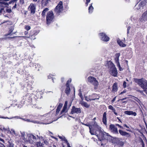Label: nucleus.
Instances as JSON below:
<instances>
[{
	"instance_id": "1",
	"label": "nucleus",
	"mask_w": 147,
	"mask_h": 147,
	"mask_svg": "<svg viewBox=\"0 0 147 147\" xmlns=\"http://www.w3.org/2000/svg\"><path fill=\"white\" fill-rule=\"evenodd\" d=\"M109 73L113 76L116 77L117 75V71L115 65L111 61L107 63Z\"/></svg>"
},
{
	"instance_id": "2",
	"label": "nucleus",
	"mask_w": 147,
	"mask_h": 147,
	"mask_svg": "<svg viewBox=\"0 0 147 147\" xmlns=\"http://www.w3.org/2000/svg\"><path fill=\"white\" fill-rule=\"evenodd\" d=\"M134 81L142 89L147 95V81L143 78L135 79Z\"/></svg>"
},
{
	"instance_id": "3",
	"label": "nucleus",
	"mask_w": 147,
	"mask_h": 147,
	"mask_svg": "<svg viewBox=\"0 0 147 147\" xmlns=\"http://www.w3.org/2000/svg\"><path fill=\"white\" fill-rule=\"evenodd\" d=\"M28 138H24V143L26 144H30L34 145L36 144L37 138L33 134H29L28 135Z\"/></svg>"
},
{
	"instance_id": "4",
	"label": "nucleus",
	"mask_w": 147,
	"mask_h": 147,
	"mask_svg": "<svg viewBox=\"0 0 147 147\" xmlns=\"http://www.w3.org/2000/svg\"><path fill=\"white\" fill-rule=\"evenodd\" d=\"M87 80L89 82L94 86L95 89L97 88L99 85V82L96 78L92 76H89Z\"/></svg>"
},
{
	"instance_id": "5",
	"label": "nucleus",
	"mask_w": 147,
	"mask_h": 147,
	"mask_svg": "<svg viewBox=\"0 0 147 147\" xmlns=\"http://www.w3.org/2000/svg\"><path fill=\"white\" fill-rule=\"evenodd\" d=\"M54 16L53 11H50L48 12L47 15V24H49L53 21Z\"/></svg>"
},
{
	"instance_id": "6",
	"label": "nucleus",
	"mask_w": 147,
	"mask_h": 147,
	"mask_svg": "<svg viewBox=\"0 0 147 147\" xmlns=\"http://www.w3.org/2000/svg\"><path fill=\"white\" fill-rule=\"evenodd\" d=\"M63 11V3L60 1L58 5L56 7L55 11L56 13H61Z\"/></svg>"
},
{
	"instance_id": "7",
	"label": "nucleus",
	"mask_w": 147,
	"mask_h": 147,
	"mask_svg": "<svg viewBox=\"0 0 147 147\" xmlns=\"http://www.w3.org/2000/svg\"><path fill=\"white\" fill-rule=\"evenodd\" d=\"M99 36L101 40L105 42H107L109 40V38L105 33H99Z\"/></svg>"
},
{
	"instance_id": "8",
	"label": "nucleus",
	"mask_w": 147,
	"mask_h": 147,
	"mask_svg": "<svg viewBox=\"0 0 147 147\" xmlns=\"http://www.w3.org/2000/svg\"><path fill=\"white\" fill-rule=\"evenodd\" d=\"M120 55V54L119 53H116L115 56V60L116 63L117 64V66L119 67V70L120 71H121L122 70V69L121 68V67L119 61V57Z\"/></svg>"
},
{
	"instance_id": "9",
	"label": "nucleus",
	"mask_w": 147,
	"mask_h": 147,
	"mask_svg": "<svg viewBox=\"0 0 147 147\" xmlns=\"http://www.w3.org/2000/svg\"><path fill=\"white\" fill-rule=\"evenodd\" d=\"M38 117V119L42 120H48L50 119L51 118L50 113L46 114L43 115H39Z\"/></svg>"
},
{
	"instance_id": "10",
	"label": "nucleus",
	"mask_w": 147,
	"mask_h": 147,
	"mask_svg": "<svg viewBox=\"0 0 147 147\" xmlns=\"http://www.w3.org/2000/svg\"><path fill=\"white\" fill-rule=\"evenodd\" d=\"M67 101H65L63 109L61 112V114H64L65 113L67 112V111L69 108L71 106V102L70 103V105L68 106V107L67 106Z\"/></svg>"
},
{
	"instance_id": "11",
	"label": "nucleus",
	"mask_w": 147,
	"mask_h": 147,
	"mask_svg": "<svg viewBox=\"0 0 147 147\" xmlns=\"http://www.w3.org/2000/svg\"><path fill=\"white\" fill-rule=\"evenodd\" d=\"M146 3V0H142L138 5H136V8L138 10L143 9L144 7L145 6Z\"/></svg>"
},
{
	"instance_id": "12",
	"label": "nucleus",
	"mask_w": 147,
	"mask_h": 147,
	"mask_svg": "<svg viewBox=\"0 0 147 147\" xmlns=\"http://www.w3.org/2000/svg\"><path fill=\"white\" fill-rule=\"evenodd\" d=\"M112 142L114 144H117L119 146H122L124 144L121 139L117 138H113L112 140Z\"/></svg>"
},
{
	"instance_id": "13",
	"label": "nucleus",
	"mask_w": 147,
	"mask_h": 147,
	"mask_svg": "<svg viewBox=\"0 0 147 147\" xmlns=\"http://www.w3.org/2000/svg\"><path fill=\"white\" fill-rule=\"evenodd\" d=\"M81 112V110L80 108H76L75 106H73L72 107L71 113L73 114L74 113L78 114L80 113Z\"/></svg>"
},
{
	"instance_id": "14",
	"label": "nucleus",
	"mask_w": 147,
	"mask_h": 147,
	"mask_svg": "<svg viewBox=\"0 0 147 147\" xmlns=\"http://www.w3.org/2000/svg\"><path fill=\"white\" fill-rule=\"evenodd\" d=\"M140 19L141 22L147 21V10L142 14Z\"/></svg>"
},
{
	"instance_id": "15",
	"label": "nucleus",
	"mask_w": 147,
	"mask_h": 147,
	"mask_svg": "<svg viewBox=\"0 0 147 147\" xmlns=\"http://www.w3.org/2000/svg\"><path fill=\"white\" fill-rule=\"evenodd\" d=\"M9 0H3V1L0 2V5H1L3 7H6L9 4H11V1H8Z\"/></svg>"
},
{
	"instance_id": "16",
	"label": "nucleus",
	"mask_w": 147,
	"mask_h": 147,
	"mask_svg": "<svg viewBox=\"0 0 147 147\" xmlns=\"http://www.w3.org/2000/svg\"><path fill=\"white\" fill-rule=\"evenodd\" d=\"M110 129L114 133L116 134L118 133L117 129V127H115L114 125L111 124L110 125Z\"/></svg>"
},
{
	"instance_id": "17",
	"label": "nucleus",
	"mask_w": 147,
	"mask_h": 147,
	"mask_svg": "<svg viewBox=\"0 0 147 147\" xmlns=\"http://www.w3.org/2000/svg\"><path fill=\"white\" fill-rule=\"evenodd\" d=\"M0 131L8 133L10 131V129L9 127L5 128L3 126L0 125Z\"/></svg>"
},
{
	"instance_id": "18",
	"label": "nucleus",
	"mask_w": 147,
	"mask_h": 147,
	"mask_svg": "<svg viewBox=\"0 0 147 147\" xmlns=\"http://www.w3.org/2000/svg\"><path fill=\"white\" fill-rule=\"evenodd\" d=\"M124 113L125 114L128 115H132L134 116H136L137 115L136 113L131 111H126L124 112Z\"/></svg>"
},
{
	"instance_id": "19",
	"label": "nucleus",
	"mask_w": 147,
	"mask_h": 147,
	"mask_svg": "<svg viewBox=\"0 0 147 147\" xmlns=\"http://www.w3.org/2000/svg\"><path fill=\"white\" fill-rule=\"evenodd\" d=\"M29 8H30V10L31 11V13H35V5L32 3H31L29 6Z\"/></svg>"
},
{
	"instance_id": "20",
	"label": "nucleus",
	"mask_w": 147,
	"mask_h": 147,
	"mask_svg": "<svg viewBox=\"0 0 147 147\" xmlns=\"http://www.w3.org/2000/svg\"><path fill=\"white\" fill-rule=\"evenodd\" d=\"M26 121L28 122H32L34 123H36V124L43 123V124H49L51 123V122H49V123H42L41 122L38 121H34V120H32V121L31 120L30 121L29 119H26Z\"/></svg>"
},
{
	"instance_id": "21",
	"label": "nucleus",
	"mask_w": 147,
	"mask_h": 147,
	"mask_svg": "<svg viewBox=\"0 0 147 147\" xmlns=\"http://www.w3.org/2000/svg\"><path fill=\"white\" fill-rule=\"evenodd\" d=\"M92 126L97 130H98L100 132L101 131V128L97 125L96 121H95L93 122Z\"/></svg>"
},
{
	"instance_id": "22",
	"label": "nucleus",
	"mask_w": 147,
	"mask_h": 147,
	"mask_svg": "<svg viewBox=\"0 0 147 147\" xmlns=\"http://www.w3.org/2000/svg\"><path fill=\"white\" fill-rule=\"evenodd\" d=\"M38 33L36 31H34L31 32L30 34V37L31 39H34L35 38L34 37Z\"/></svg>"
},
{
	"instance_id": "23",
	"label": "nucleus",
	"mask_w": 147,
	"mask_h": 147,
	"mask_svg": "<svg viewBox=\"0 0 147 147\" xmlns=\"http://www.w3.org/2000/svg\"><path fill=\"white\" fill-rule=\"evenodd\" d=\"M66 88L65 90V92L67 95H68L70 93V91L69 86L67 84H66Z\"/></svg>"
},
{
	"instance_id": "24",
	"label": "nucleus",
	"mask_w": 147,
	"mask_h": 147,
	"mask_svg": "<svg viewBox=\"0 0 147 147\" xmlns=\"http://www.w3.org/2000/svg\"><path fill=\"white\" fill-rule=\"evenodd\" d=\"M102 121L103 123L106 125L107 123V118H106V113L105 112L103 115L102 118Z\"/></svg>"
},
{
	"instance_id": "25",
	"label": "nucleus",
	"mask_w": 147,
	"mask_h": 147,
	"mask_svg": "<svg viewBox=\"0 0 147 147\" xmlns=\"http://www.w3.org/2000/svg\"><path fill=\"white\" fill-rule=\"evenodd\" d=\"M91 97L92 98L90 99V100H94L96 99H98L100 97L97 94H94L92 95Z\"/></svg>"
},
{
	"instance_id": "26",
	"label": "nucleus",
	"mask_w": 147,
	"mask_h": 147,
	"mask_svg": "<svg viewBox=\"0 0 147 147\" xmlns=\"http://www.w3.org/2000/svg\"><path fill=\"white\" fill-rule=\"evenodd\" d=\"M0 118H1L5 119H14V118H15L16 119H21V118L20 117L18 116H16L13 117H10L9 118L7 117L0 116Z\"/></svg>"
},
{
	"instance_id": "27",
	"label": "nucleus",
	"mask_w": 147,
	"mask_h": 147,
	"mask_svg": "<svg viewBox=\"0 0 147 147\" xmlns=\"http://www.w3.org/2000/svg\"><path fill=\"white\" fill-rule=\"evenodd\" d=\"M80 104H81L82 106H84L87 108L89 107L90 106V105H88L87 103L83 101H81L80 102Z\"/></svg>"
},
{
	"instance_id": "28",
	"label": "nucleus",
	"mask_w": 147,
	"mask_h": 147,
	"mask_svg": "<svg viewBox=\"0 0 147 147\" xmlns=\"http://www.w3.org/2000/svg\"><path fill=\"white\" fill-rule=\"evenodd\" d=\"M117 42L120 46L122 47H125L126 46V45L124 44L122 41L120 40H118Z\"/></svg>"
},
{
	"instance_id": "29",
	"label": "nucleus",
	"mask_w": 147,
	"mask_h": 147,
	"mask_svg": "<svg viewBox=\"0 0 147 147\" xmlns=\"http://www.w3.org/2000/svg\"><path fill=\"white\" fill-rule=\"evenodd\" d=\"M117 88L116 83H115L113 86L112 91L113 92H115L117 91Z\"/></svg>"
},
{
	"instance_id": "30",
	"label": "nucleus",
	"mask_w": 147,
	"mask_h": 147,
	"mask_svg": "<svg viewBox=\"0 0 147 147\" xmlns=\"http://www.w3.org/2000/svg\"><path fill=\"white\" fill-rule=\"evenodd\" d=\"M62 106V105L61 104H59V105L58 106L57 108V109L56 110L57 114H58V113L59 112Z\"/></svg>"
},
{
	"instance_id": "31",
	"label": "nucleus",
	"mask_w": 147,
	"mask_h": 147,
	"mask_svg": "<svg viewBox=\"0 0 147 147\" xmlns=\"http://www.w3.org/2000/svg\"><path fill=\"white\" fill-rule=\"evenodd\" d=\"M119 133L122 136H126L128 134L127 133L124 131L121 130H119Z\"/></svg>"
},
{
	"instance_id": "32",
	"label": "nucleus",
	"mask_w": 147,
	"mask_h": 147,
	"mask_svg": "<svg viewBox=\"0 0 147 147\" xmlns=\"http://www.w3.org/2000/svg\"><path fill=\"white\" fill-rule=\"evenodd\" d=\"M50 0H42V4L44 6L46 5Z\"/></svg>"
},
{
	"instance_id": "33",
	"label": "nucleus",
	"mask_w": 147,
	"mask_h": 147,
	"mask_svg": "<svg viewBox=\"0 0 147 147\" xmlns=\"http://www.w3.org/2000/svg\"><path fill=\"white\" fill-rule=\"evenodd\" d=\"M92 5V3L88 8L89 13H91L92 12L94 9V8Z\"/></svg>"
},
{
	"instance_id": "34",
	"label": "nucleus",
	"mask_w": 147,
	"mask_h": 147,
	"mask_svg": "<svg viewBox=\"0 0 147 147\" xmlns=\"http://www.w3.org/2000/svg\"><path fill=\"white\" fill-rule=\"evenodd\" d=\"M49 9L48 8H45L42 11V15L43 16H45L46 12Z\"/></svg>"
},
{
	"instance_id": "35",
	"label": "nucleus",
	"mask_w": 147,
	"mask_h": 147,
	"mask_svg": "<svg viewBox=\"0 0 147 147\" xmlns=\"http://www.w3.org/2000/svg\"><path fill=\"white\" fill-rule=\"evenodd\" d=\"M58 137H59V138L61 139L62 140L64 141V142L67 141V140L66 139L65 137H64L63 136H58Z\"/></svg>"
},
{
	"instance_id": "36",
	"label": "nucleus",
	"mask_w": 147,
	"mask_h": 147,
	"mask_svg": "<svg viewBox=\"0 0 147 147\" xmlns=\"http://www.w3.org/2000/svg\"><path fill=\"white\" fill-rule=\"evenodd\" d=\"M20 133H21V136L23 138H22L23 139L24 141V140H25L24 138H25V137H24V136H25V132L21 131L20 132Z\"/></svg>"
},
{
	"instance_id": "37",
	"label": "nucleus",
	"mask_w": 147,
	"mask_h": 147,
	"mask_svg": "<svg viewBox=\"0 0 147 147\" xmlns=\"http://www.w3.org/2000/svg\"><path fill=\"white\" fill-rule=\"evenodd\" d=\"M90 134H91V135H96L98 137H99L98 136V134L97 135V134H94V131H93L92 129H91V128H90Z\"/></svg>"
},
{
	"instance_id": "38",
	"label": "nucleus",
	"mask_w": 147,
	"mask_h": 147,
	"mask_svg": "<svg viewBox=\"0 0 147 147\" xmlns=\"http://www.w3.org/2000/svg\"><path fill=\"white\" fill-rule=\"evenodd\" d=\"M4 12V9L3 8H0V15L3 13V12Z\"/></svg>"
},
{
	"instance_id": "39",
	"label": "nucleus",
	"mask_w": 147,
	"mask_h": 147,
	"mask_svg": "<svg viewBox=\"0 0 147 147\" xmlns=\"http://www.w3.org/2000/svg\"><path fill=\"white\" fill-rule=\"evenodd\" d=\"M11 132L12 133V135H16V133L15 130L13 129H11V131H10L9 132Z\"/></svg>"
},
{
	"instance_id": "40",
	"label": "nucleus",
	"mask_w": 147,
	"mask_h": 147,
	"mask_svg": "<svg viewBox=\"0 0 147 147\" xmlns=\"http://www.w3.org/2000/svg\"><path fill=\"white\" fill-rule=\"evenodd\" d=\"M25 29L27 30H28L30 29V27L28 25L26 26Z\"/></svg>"
},
{
	"instance_id": "41",
	"label": "nucleus",
	"mask_w": 147,
	"mask_h": 147,
	"mask_svg": "<svg viewBox=\"0 0 147 147\" xmlns=\"http://www.w3.org/2000/svg\"><path fill=\"white\" fill-rule=\"evenodd\" d=\"M137 91L140 92L142 95H145V94L143 93V91H144V90L143 91H142V90H137Z\"/></svg>"
},
{
	"instance_id": "42",
	"label": "nucleus",
	"mask_w": 147,
	"mask_h": 147,
	"mask_svg": "<svg viewBox=\"0 0 147 147\" xmlns=\"http://www.w3.org/2000/svg\"><path fill=\"white\" fill-rule=\"evenodd\" d=\"M44 143L46 145H47L48 144V142L47 141V140L45 139H43V140Z\"/></svg>"
},
{
	"instance_id": "43",
	"label": "nucleus",
	"mask_w": 147,
	"mask_h": 147,
	"mask_svg": "<svg viewBox=\"0 0 147 147\" xmlns=\"http://www.w3.org/2000/svg\"><path fill=\"white\" fill-rule=\"evenodd\" d=\"M37 137L40 140H43V139H44L43 137L41 136H39L38 135H37Z\"/></svg>"
},
{
	"instance_id": "44",
	"label": "nucleus",
	"mask_w": 147,
	"mask_h": 147,
	"mask_svg": "<svg viewBox=\"0 0 147 147\" xmlns=\"http://www.w3.org/2000/svg\"><path fill=\"white\" fill-rule=\"evenodd\" d=\"M2 147H5L4 145H2ZM7 147H13V144H10Z\"/></svg>"
},
{
	"instance_id": "45",
	"label": "nucleus",
	"mask_w": 147,
	"mask_h": 147,
	"mask_svg": "<svg viewBox=\"0 0 147 147\" xmlns=\"http://www.w3.org/2000/svg\"><path fill=\"white\" fill-rule=\"evenodd\" d=\"M71 81V79H69L68 81H67V83L66 84H67L68 85H69V84L70 83Z\"/></svg>"
},
{
	"instance_id": "46",
	"label": "nucleus",
	"mask_w": 147,
	"mask_h": 147,
	"mask_svg": "<svg viewBox=\"0 0 147 147\" xmlns=\"http://www.w3.org/2000/svg\"><path fill=\"white\" fill-rule=\"evenodd\" d=\"M85 125L86 126H88L89 128V129L92 128V125L88 124H86Z\"/></svg>"
},
{
	"instance_id": "47",
	"label": "nucleus",
	"mask_w": 147,
	"mask_h": 147,
	"mask_svg": "<svg viewBox=\"0 0 147 147\" xmlns=\"http://www.w3.org/2000/svg\"><path fill=\"white\" fill-rule=\"evenodd\" d=\"M6 11L8 13H10L11 12V9H7Z\"/></svg>"
},
{
	"instance_id": "48",
	"label": "nucleus",
	"mask_w": 147,
	"mask_h": 147,
	"mask_svg": "<svg viewBox=\"0 0 147 147\" xmlns=\"http://www.w3.org/2000/svg\"><path fill=\"white\" fill-rule=\"evenodd\" d=\"M65 142L67 144V147H71V146L70 145V144L68 142L67 140V141H65Z\"/></svg>"
},
{
	"instance_id": "49",
	"label": "nucleus",
	"mask_w": 147,
	"mask_h": 147,
	"mask_svg": "<svg viewBox=\"0 0 147 147\" xmlns=\"http://www.w3.org/2000/svg\"><path fill=\"white\" fill-rule=\"evenodd\" d=\"M126 83L124 81L123 82V87L124 88H125L126 87Z\"/></svg>"
},
{
	"instance_id": "50",
	"label": "nucleus",
	"mask_w": 147,
	"mask_h": 147,
	"mask_svg": "<svg viewBox=\"0 0 147 147\" xmlns=\"http://www.w3.org/2000/svg\"><path fill=\"white\" fill-rule=\"evenodd\" d=\"M86 5L87 6L88 5V3L90 2V0H86Z\"/></svg>"
},
{
	"instance_id": "51",
	"label": "nucleus",
	"mask_w": 147,
	"mask_h": 147,
	"mask_svg": "<svg viewBox=\"0 0 147 147\" xmlns=\"http://www.w3.org/2000/svg\"><path fill=\"white\" fill-rule=\"evenodd\" d=\"M114 107L111 105H109V107H108V108L109 109L111 110H112V109H113Z\"/></svg>"
},
{
	"instance_id": "52",
	"label": "nucleus",
	"mask_w": 147,
	"mask_h": 147,
	"mask_svg": "<svg viewBox=\"0 0 147 147\" xmlns=\"http://www.w3.org/2000/svg\"><path fill=\"white\" fill-rule=\"evenodd\" d=\"M90 99L89 98H88V97H86L85 98V99L87 101H90V99Z\"/></svg>"
},
{
	"instance_id": "53",
	"label": "nucleus",
	"mask_w": 147,
	"mask_h": 147,
	"mask_svg": "<svg viewBox=\"0 0 147 147\" xmlns=\"http://www.w3.org/2000/svg\"><path fill=\"white\" fill-rule=\"evenodd\" d=\"M79 95L81 97V99L83 100V96L82 95V94L80 92L79 94Z\"/></svg>"
},
{
	"instance_id": "54",
	"label": "nucleus",
	"mask_w": 147,
	"mask_h": 147,
	"mask_svg": "<svg viewBox=\"0 0 147 147\" xmlns=\"http://www.w3.org/2000/svg\"><path fill=\"white\" fill-rule=\"evenodd\" d=\"M126 92V90H123V91L122 92H121L120 94H123V93H125Z\"/></svg>"
},
{
	"instance_id": "55",
	"label": "nucleus",
	"mask_w": 147,
	"mask_h": 147,
	"mask_svg": "<svg viewBox=\"0 0 147 147\" xmlns=\"http://www.w3.org/2000/svg\"><path fill=\"white\" fill-rule=\"evenodd\" d=\"M130 27H129L128 28H127V34H128L129 33V30H130Z\"/></svg>"
},
{
	"instance_id": "56",
	"label": "nucleus",
	"mask_w": 147,
	"mask_h": 147,
	"mask_svg": "<svg viewBox=\"0 0 147 147\" xmlns=\"http://www.w3.org/2000/svg\"><path fill=\"white\" fill-rule=\"evenodd\" d=\"M116 125L117 126H118L120 128H121L123 129V127L122 126H120V125H119L118 124H116Z\"/></svg>"
},
{
	"instance_id": "57",
	"label": "nucleus",
	"mask_w": 147,
	"mask_h": 147,
	"mask_svg": "<svg viewBox=\"0 0 147 147\" xmlns=\"http://www.w3.org/2000/svg\"><path fill=\"white\" fill-rule=\"evenodd\" d=\"M116 96L115 97H114L113 98V99L112 100V102H114L115 101V99H116Z\"/></svg>"
},
{
	"instance_id": "58",
	"label": "nucleus",
	"mask_w": 147,
	"mask_h": 147,
	"mask_svg": "<svg viewBox=\"0 0 147 147\" xmlns=\"http://www.w3.org/2000/svg\"><path fill=\"white\" fill-rule=\"evenodd\" d=\"M20 2L22 4L24 3V0H20Z\"/></svg>"
},
{
	"instance_id": "59",
	"label": "nucleus",
	"mask_w": 147,
	"mask_h": 147,
	"mask_svg": "<svg viewBox=\"0 0 147 147\" xmlns=\"http://www.w3.org/2000/svg\"><path fill=\"white\" fill-rule=\"evenodd\" d=\"M0 141H1L3 143H5V142H4V140L3 139H1L0 138Z\"/></svg>"
},
{
	"instance_id": "60",
	"label": "nucleus",
	"mask_w": 147,
	"mask_h": 147,
	"mask_svg": "<svg viewBox=\"0 0 147 147\" xmlns=\"http://www.w3.org/2000/svg\"><path fill=\"white\" fill-rule=\"evenodd\" d=\"M124 126V127H125L127 128H129V127H128L127 125L125 124H124V125H123Z\"/></svg>"
},
{
	"instance_id": "61",
	"label": "nucleus",
	"mask_w": 147,
	"mask_h": 147,
	"mask_svg": "<svg viewBox=\"0 0 147 147\" xmlns=\"http://www.w3.org/2000/svg\"><path fill=\"white\" fill-rule=\"evenodd\" d=\"M112 110L113 111V112L115 111V109L114 108H113V109Z\"/></svg>"
},
{
	"instance_id": "62",
	"label": "nucleus",
	"mask_w": 147,
	"mask_h": 147,
	"mask_svg": "<svg viewBox=\"0 0 147 147\" xmlns=\"http://www.w3.org/2000/svg\"><path fill=\"white\" fill-rule=\"evenodd\" d=\"M61 80L62 82H63L64 80V78H62Z\"/></svg>"
},
{
	"instance_id": "63",
	"label": "nucleus",
	"mask_w": 147,
	"mask_h": 147,
	"mask_svg": "<svg viewBox=\"0 0 147 147\" xmlns=\"http://www.w3.org/2000/svg\"><path fill=\"white\" fill-rule=\"evenodd\" d=\"M105 144L101 143V146H102L105 147Z\"/></svg>"
},
{
	"instance_id": "64",
	"label": "nucleus",
	"mask_w": 147,
	"mask_h": 147,
	"mask_svg": "<svg viewBox=\"0 0 147 147\" xmlns=\"http://www.w3.org/2000/svg\"><path fill=\"white\" fill-rule=\"evenodd\" d=\"M17 6L16 4V3L15 5L13 6V8H16Z\"/></svg>"
}]
</instances>
